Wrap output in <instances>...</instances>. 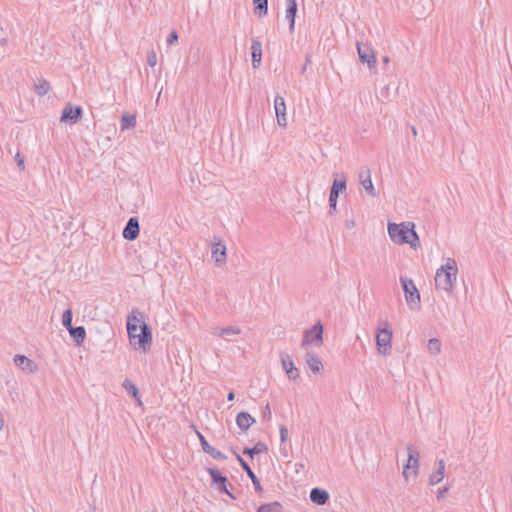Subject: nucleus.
I'll return each mask as SVG.
<instances>
[{"label":"nucleus","mask_w":512,"mask_h":512,"mask_svg":"<svg viewBox=\"0 0 512 512\" xmlns=\"http://www.w3.org/2000/svg\"><path fill=\"white\" fill-rule=\"evenodd\" d=\"M413 222L388 223V235L391 240L399 245L409 244L411 248L416 249L419 245V237L414 230Z\"/></svg>","instance_id":"f257e3e1"},{"label":"nucleus","mask_w":512,"mask_h":512,"mask_svg":"<svg viewBox=\"0 0 512 512\" xmlns=\"http://www.w3.org/2000/svg\"><path fill=\"white\" fill-rule=\"evenodd\" d=\"M458 266L453 258H448L446 263L436 270L435 287L451 293L457 280Z\"/></svg>","instance_id":"f03ea898"},{"label":"nucleus","mask_w":512,"mask_h":512,"mask_svg":"<svg viewBox=\"0 0 512 512\" xmlns=\"http://www.w3.org/2000/svg\"><path fill=\"white\" fill-rule=\"evenodd\" d=\"M400 282L404 291V296L407 305L411 310L420 309V293L416 288L412 279L407 277H400Z\"/></svg>","instance_id":"7ed1b4c3"},{"label":"nucleus","mask_w":512,"mask_h":512,"mask_svg":"<svg viewBox=\"0 0 512 512\" xmlns=\"http://www.w3.org/2000/svg\"><path fill=\"white\" fill-rule=\"evenodd\" d=\"M146 323L144 321V314L138 309H133L127 316V332L130 344L136 347V334H139L140 325Z\"/></svg>","instance_id":"20e7f679"},{"label":"nucleus","mask_w":512,"mask_h":512,"mask_svg":"<svg viewBox=\"0 0 512 512\" xmlns=\"http://www.w3.org/2000/svg\"><path fill=\"white\" fill-rule=\"evenodd\" d=\"M346 191V177L345 175L334 174V180L329 194V213L332 214L336 211L337 200L340 193Z\"/></svg>","instance_id":"39448f33"},{"label":"nucleus","mask_w":512,"mask_h":512,"mask_svg":"<svg viewBox=\"0 0 512 512\" xmlns=\"http://www.w3.org/2000/svg\"><path fill=\"white\" fill-rule=\"evenodd\" d=\"M408 451V460L407 463L404 465L403 468V476L406 480H408V477L410 474L413 476H416L418 474L419 469V452L412 446H407Z\"/></svg>","instance_id":"423d86ee"},{"label":"nucleus","mask_w":512,"mask_h":512,"mask_svg":"<svg viewBox=\"0 0 512 512\" xmlns=\"http://www.w3.org/2000/svg\"><path fill=\"white\" fill-rule=\"evenodd\" d=\"M323 341V326L320 322L312 326L310 329L304 331L301 346L305 348L311 343L320 345Z\"/></svg>","instance_id":"0eeeda50"},{"label":"nucleus","mask_w":512,"mask_h":512,"mask_svg":"<svg viewBox=\"0 0 512 512\" xmlns=\"http://www.w3.org/2000/svg\"><path fill=\"white\" fill-rule=\"evenodd\" d=\"M392 330L388 328L378 329L376 335L377 350L382 355H387L391 350Z\"/></svg>","instance_id":"6e6552de"},{"label":"nucleus","mask_w":512,"mask_h":512,"mask_svg":"<svg viewBox=\"0 0 512 512\" xmlns=\"http://www.w3.org/2000/svg\"><path fill=\"white\" fill-rule=\"evenodd\" d=\"M152 344V332L148 324L143 323L140 325V332L136 334V347L135 349H141L143 352L150 350Z\"/></svg>","instance_id":"1a4fd4ad"},{"label":"nucleus","mask_w":512,"mask_h":512,"mask_svg":"<svg viewBox=\"0 0 512 512\" xmlns=\"http://www.w3.org/2000/svg\"><path fill=\"white\" fill-rule=\"evenodd\" d=\"M357 52L362 63H366L370 70L376 68V57L374 50L368 45L357 43Z\"/></svg>","instance_id":"9d476101"},{"label":"nucleus","mask_w":512,"mask_h":512,"mask_svg":"<svg viewBox=\"0 0 512 512\" xmlns=\"http://www.w3.org/2000/svg\"><path fill=\"white\" fill-rule=\"evenodd\" d=\"M208 473L211 476L212 483L217 484V489L221 493L227 494L230 498L236 499V497L227 489V477L222 475V473L217 468H208Z\"/></svg>","instance_id":"9b49d317"},{"label":"nucleus","mask_w":512,"mask_h":512,"mask_svg":"<svg viewBox=\"0 0 512 512\" xmlns=\"http://www.w3.org/2000/svg\"><path fill=\"white\" fill-rule=\"evenodd\" d=\"M82 114L83 110L81 106H73L70 103H67L62 111L60 121L75 124L81 119Z\"/></svg>","instance_id":"f8f14e48"},{"label":"nucleus","mask_w":512,"mask_h":512,"mask_svg":"<svg viewBox=\"0 0 512 512\" xmlns=\"http://www.w3.org/2000/svg\"><path fill=\"white\" fill-rule=\"evenodd\" d=\"M280 358L282 367L285 370L287 377L292 381L298 380L300 378V372L299 369L295 367L291 357L288 354L282 352L280 354Z\"/></svg>","instance_id":"ddd939ff"},{"label":"nucleus","mask_w":512,"mask_h":512,"mask_svg":"<svg viewBox=\"0 0 512 512\" xmlns=\"http://www.w3.org/2000/svg\"><path fill=\"white\" fill-rule=\"evenodd\" d=\"M274 109L277 119V124L285 128L287 126V118H286V103L282 96H276L274 100Z\"/></svg>","instance_id":"4468645a"},{"label":"nucleus","mask_w":512,"mask_h":512,"mask_svg":"<svg viewBox=\"0 0 512 512\" xmlns=\"http://www.w3.org/2000/svg\"><path fill=\"white\" fill-rule=\"evenodd\" d=\"M140 227H139V221L136 217H131L127 223L126 226L123 229V238L128 241H134L139 236Z\"/></svg>","instance_id":"2eb2a0df"},{"label":"nucleus","mask_w":512,"mask_h":512,"mask_svg":"<svg viewBox=\"0 0 512 512\" xmlns=\"http://www.w3.org/2000/svg\"><path fill=\"white\" fill-rule=\"evenodd\" d=\"M359 182L371 197H376L377 193L371 180V171L368 168L362 169L358 174Z\"/></svg>","instance_id":"dca6fc26"},{"label":"nucleus","mask_w":512,"mask_h":512,"mask_svg":"<svg viewBox=\"0 0 512 512\" xmlns=\"http://www.w3.org/2000/svg\"><path fill=\"white\" fill-rule=\"evenodd\" d=\"M211 257L214 260L216 266H222L223 264L226 263V245L222 243L220 240L213 245Z\"/></svg>","instance_id":"f3484780"},{"label":"nucleus","mask_w":512,"mask_h":512,"mask_svg":"<svg viewBox=\"0 0 512 512\" xmlns=\"http://www.w3.org/2000/svg\"><path fill=\"white\" fill-rule=\"evenodd\" d=\"M197 435L199 437L201 447L205 453L209 454L211 457H213L214 459H217V460H225L227 458L226 455L223 454L221 451L212 447V445H210L207 442L205 437L200 432L197 431Z\"/></svg>","instance_id":"a211bd4d"},{"label":"nucleus","mask_w":512,"mask_h":512,"mask_svg":"<svg viewBox=\"0 0 512 512\" xmlns=\"http://www.w3.org/2000/svg\"><path fill=\"white\" fill-rule=\"evenodd\" d=\"M251 57L253 68H258L262 60V43L257 38L251 40Z\"/></svg>","instance_id":"6ab92c4d"},{"label":"nucleus","mask_w":512,"mask_h":512,"mask_svg":"<svg viewBox=\"0 0 512 512\" xmlns=\"http://www.w3.org/2000/svg\"><path fill=\"white\" fill-rule=\"evenodd\" d=\"M14 364L23 371L29 373H33L37 370V365L35 364V362L24 355H16L14 357Z\"/></svg>","instance_id":"aec40b11"},{"label":"nucleus","mask_w":512,"mask_h":512,"mask_svg":"<svg viewBox=\"0 0 512 512\" xmlns=\"http://www.w3.org/2000/svg\"><path fill=\"white\" fill-rule=\"evenodd\" d=\"M240 333L241 329L234 326H228L224 328L215 327L212 330L213 335L224 338L227 341H230L232 336L239 335Z\"/></svg>","instance_id":"412c9836"},{"label":"nucleus","mask_w":512,"mask_h":512,"mask_svg":"<svg viewBox=\"0 0 512 512\" xmlns=\"http://www.w3.org/2000/svg\"><path fill=\"white\" fill-rule=\"evenodd\" d=\"M255 421V418L247 412H239L236 416V424L244 432L247 431Z\"/></svg>","instance_id":"4be33fe9"},{"label":"nucleus","mask_w":512,"mask_h":512,"mask_svg":"<svg viewBox=\"0 0 512 512\" xmlns=\"http://www.w3.org/2000/svg\"><path fill=\"white\" fill-rule=\"evenodd\" d=\"M310 499L317 505H324L329 500V493L322 488L315 487L310 492Z\"/></svg>","instance_id":"5701e85b"},{"label":"nucleus","mask_w":512,"mask_h":512,"mask_svg":"<svg viewBox=\"0 0 512 512\" xmlns=\"http://www.w3.org/2000/svg\"><path fill=\"white\" fill-rule=\"evenodd\" d=\"M305 360L313 373H319L323 369L322 362L316 353L307 352L305 355Z\"/></svg>","instance_id":"b1692460"},{"label":"nucleus","mask_w":512,"mask_h":512,"mask_svg":"<svg viewBox=\"0 0 512 512\" xmlns=\"http://www.w3.org/2000/svg\"><path fill=\"white\" fill-rule=\"evenodd\" d=\"M296 13V0H286V19L289 21V28L291 31L294 29Z\"/></svg>","instance_id":"393cba45"},{"label":"nucleus","mask_w":512,"mask_h":512,"mask_svg":"<svg viewBox=\"0 0 512 512\" xmlns=\"http://www.w3.org/2000/svg\"><path fill=\"white\" fill-rule=\"evenodd\" d=\"M437 465H438V468L436 469V471L433 472L429 476V484L431 486H434V485L440 483L443 480V478H444V472H445V462H444V460L440 459L437 462Z\"/></svg>","instance_id":"a878e982"},{"label":"nucleus","mask_w":512,"mask_h":512,"mask_svg":"<svg viewBox=\"0 0 512 512\" xmlns=\"http://www.w3.org/2000/svg\"><path fill=\"white\" fill-rule=\"evenodd\" d=\"M122 387L136 400L138 406L141 407L143 405L140 398L139 389L132 381L125 379L122 383Z\"/></svg>","instance_id":"bb28decb"},{"label":"nucleus","mask_w":512,"mask_h":512,"mask_svg":"<svg viewBox=\"0 0 512 512\" xmlns=\"http://www.w3.org/2000/svg\"><path fill=\"white\" fill-rule=\"evenodd\" d=\"M68 331L77 345H81L84 342L86 337V330L83 326H72L70 329H68Z\"/></svg>","instance_id":"cd10ccee"},{"label":"nucleus","mask_w":512,"mask_h":512,"mask_svg":"<svg viewBox=\"0 0 512 512\" xmlns=\"http://www.w3.org/2000/svg\"><path fill=\"white\" fill-rule=\"evenodd\" d=\"M267 450H268L267 445L264 442L259 441L252 448L245 447L243 449V454L247 455L249 457H253L256 454L265 453V452H267Z\"/></svg>","instance_id":"c85d7f7f"},{"label":"nucleus","mask_w":512,"mask_h":512,"mask_svg":"<svg viewBox=\"0 0 512 512\" xmlns=\"http://www.w3.org/2000/svg\"><path fill=\"white\" fill-rule=\"evenodd\" d=\"M136 126V116L124 113L121 116V130L124 131L126 129H132Z\"/></svg>","instance_id":"c756f323"},{"label":"nucleus","mask_w":512,"mask_h":512,"mask_svg":"<svg viewBox=\"0 0 512 512\" xmlns=\"http://www.w3.org/2000/svg\"><path fill=\"white\" fill-rule=\"evenodd\" d=\"M255 5L254 13L258 17L266 16L268 13V0H253Z\"/></svg>","instance_id":"7c9ffc66"},{"label":"nucleus","mask_w":512,"mask_h":512,"mask_svg":"<svg viewBox=\"0 0 512 512\" xmlns=\"http://www.w3.org/2000/svg\"><path fill=\"white\" fill-rule=\"evenodd\" d=\"M50 90V84L45 79L39 80L38 83L34 85V91L38 96L46 95Z\"/></svg>","instance_id":"2f4dec72"},{"label":"nucleus","mask_w":512,"mask_h":512,"mask_svg":"<svg viewBox=\"0 0 512 512\" xmlns=\"http://www.w3.org/2000/svg\"><path fill=\"white\" fill-rule=\"evenodd\" d=\"M441 341L437 338H431L428 341L427 349L433 355H438L441 352Z\"/></svg>","instance_id":"473e14b6"},{"label":"nucleus","mask_w":512,"mask_h":512,"mask_svg":"<svg viewBox=\"0 0 512 512\" xmlns=\"http://www.w3.org/2000/svg\"><path fill=\"white\" fill-rule=\"evenodd\" d=\"M281 504L279 502H272L261 505L257 512H281Z\"/></svg>","instance_id":"72a5a7b5"},{"label":"nucleus","mask_w":512,"mask_h":512,"mask_svg":"<svg viewBox=\"0 0 512 512\" xmlns=\"http://www.w3.org/2000/svg\"><path fill=\"white\" fill-rule=\"evenodd\" d=\"M72 318H73L72 310L66 309L62 315V324L67 330L72 327Z\"/></svg>","instance_id":"f704fd0d"},{"label":"nucleus","mask_w":512,"mask_h":512,"mask_svg":"<svg viewBox=\"0 0 512 512\" xmlns=\"http://www.w3.org/2000/svg\"><path fill=\"white\" fill-rule=\"evenodd\" d=\"M247 475L251 479L253 486L255 488V491L258 493H261L263 491V488L260 484L258 477L255 475V473L251 470V473H248Z\"/></svg>","instance_id":"c9c22d12"},{"label":"nucleus","mask_w":512,"mask_h":512,"mask_svg":"<svg viewBox=\"0 0 512 512\" xmlns=\"http://www.w3.org/2000/svg\"><path fill=\"white\" fill-rule=\"evenodd\" d=\"M147 63L150 67H154L157 64V55L154 50H150L147 53Z\"/></svg>","instance_id":"e433bc0d"},{"label":"nucleus","mask_w":512,"mask_h":512,"mask_svg":"<svg viewBox=\"0 0 512 512\" xmlns=\"http://www.w3.org/2000/svg\"><path fill=\"white\" fill-rule=\"evenodd\" d=\"M235 456H236V459L237 461L239 462V464L241 465V467L243 468V470L248 474V473H251V468L249 466V464L239 455L237 454L236 452H234Z\"/></svg>","instance_id":"4c0bfd02"},{"label":"nucleus","mask_w":512,"mask_h":512,"mask_svg":"<svg viewBox=\"0 0 512 512\" xmlns=\"http://www.w3.org/2000/svg\"><path fill=\"white\" fill-rule=\"evenodd\" d=\"M279 433H280V441L286 442L288 439V429L284 425H280L279 427Z\"/></svg>","instance_id":"58836bf2"},{"label":"nucleus","mask_w":512,"mask_h":512,"mask_svg":"<svg viewBox=\"0 0 512 512\" xmlns=\"http://www.w3.org/2000/svg\"><path fill=\"white\" fill-rule=\"evenodd\" d=\"M177 40H178V33H177L175 30H173V31L169 34V36L167 37V44H168V45H172V44H174L175 42H177Z\"/></svg>","instance_id":"ea45409f"},{"label":"nucleus","mask_w":512,"mask_h":512,"mask_svg":"<svg viewBox=\"0 0 512 512\" xmlns=\"http://www.w3.org/2000/svg\"><path fill=\"white\" fill-rule=\"evenodd\" d=\"M448 491H449V486H444L442 488H439L437 491V499L441 500V499L445 498Z\"/></svg>","instance_id":"a19ab883"},{"label":"nucleus","mask_w":512,"mask_h":512,"mask_svg":"<svg viewBox=\"0 0 512 512\" xmlns=\"http://www.w3.org/2000/svg\"><path fill=\"white\" fill-rule=\"evenodd\" d=\"M263 418L267 419L268 421L271 419V409L269 404H266L264 410H263Z\"/></svg>","instance_id":"79ce46f5"},{"label":"nucleus","mask_w":512,"mask_h":512,"mask_svg":"<svg viewBox=\"0 0 512 512\" xmlns=\"http://www.w3.org/2000/svg\"><path fill=\"white\" fill-rule=\"evenodd\" d=\"M15 160L18 164V166L21 168V169H24V158L20 155V153H16L15 155Z\"/></svg>","instance_id":"37998d69"},{"label":"nucleus","mask_w":512,"mask_h":512,"mask_svg":"<svg viewBox=\"0 0 512 512\" xmlns=\"http://www.w3.org/2000/svg\"><path fill=\"white\" fill-rule=\"evenodd\" d=\"M345 227H346L347 229H352V228H354V227H355V221H354L353 219H347V220L345 221Z\"/></svg>","instance_id":"c03bdc74"},{"label":"nucleus","mask_w":512,"mask_h":512,"mask_svg":"<svg viewBox=\"0 0 512 512\" xmlns=\"http://www.w3.org/2000/svg\"><path fill=\"white\" fill-rule=\"evenodd\" d=\"M8 36L5 34L3 37H0V45L5 47L8 45Z\"/></svg>","instance_id":"a18cd8bd"},{"label":"nucleus","mask_w":512,"mask_h":512,"mask_svg":"<svg viewBox=\"0 0 512 512\" xmlns=\"http://www.w3.org/2000/svg\"><path fill=\"white\" fill-rule=\"evenodd\" d=\"M381 95L385 98H387L389 96V87L386 86L384 87L382 90H381Z\"/></svg>","instance_id":"49530a36"},{"label":"nucleus","mask_w":512,"mask_h":512,"mask_svg":"<svg viewBox=\"0 0 512 512\" xmlns=\"http://www.w3.org/2000/svg\"><path fill=\"white\" fill-rule=\"evenodd\" d=\"M234 398H235V394H234V392H233V391H230V392L228 393V395H227V400H228V401H233V400H234Z\"/></svg>","instance_id":"de8ad7c7"},{"label":"nucleus","mask_w":512,"mask_h":512,"mask_svg":"<svg viewBox=\"0 0 512 512\" xmlns=\"http://www.w3.org/2000/svg\"><path fill=\"white\" fill-rule=\"evenodd\" d=\"M295 466H296V472H298L300 469L304 468V465L301 463H297Z\"/></svg>","instance_id":"09e8293b"},{"label":"nucleus","mask_w":512,"mask_h":512,"mask_svg":"<svg viewBox=\"0 0 512 512\" xmlns=\"http://www.w3.org/2000/svg\"><path fill=\"white\" fill-rule=\"evenodd\" d=\"M3 425H4V419H3L2 415L0 414V430L3 428Z\"/></svg>","instance_id":"8fccbe9b"},{"label":"nucleus","mask_w":512,"mask_h":512,"mask_svg":"<svg viewBox=\"0 0 512 512\" xmlns=\"http://www.w3.org/2000/svg\"><path fill=\"white\" fill-rule=\"evenodd\" d=\"M382 61H383L384 63H389V62H390V58H389L388 56H384V57L382 58Z\"/></svg>","instance_id":"3c124183"},{"label":"nucleus","mask_w":512,"mask_h":512,"mask_svg":"<svg viewBox=\"0 0 512 512\" xmlns=\"http://www.w3.org/2000/svg\"><path fill=\"white\" fill-rule=\"evenodd\" d=\"M411 131H412L414 136L417 135V130H416V128L414 126L411 127Z\"/></svg>","instance_id":"603ef678"},{"label":"nucleus","mask_w":512,"mask_h":512,"mask_svg":"<svg viewBox=\"0 0 512 512\" xmlns=\"http://www.w3.org/2000/svg\"><path fill=\"white\" fill-rule=\"evenodd\" d=\"M305 60H306V64H307L308 62H310V57L307 55Z\"/></svg>","instance_id":"864d4df0"},{"label":"nucleus","mask_w":512,"mask_h":512,"mask_svg":"<svg viewBox=\"0 0 512 512\" xmlns=\"http://www.w3.org/2000/svg\"><path fill=\"white\" fill-rule=\"evenodd\" d=\"M305 69H306V64L303 65L302 71H305Z\"/></svg>","instance_id":"5fc2aeb1"}]
</instances>
